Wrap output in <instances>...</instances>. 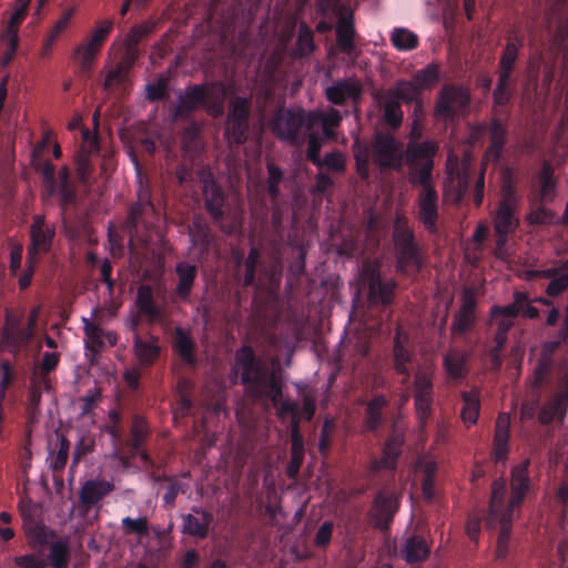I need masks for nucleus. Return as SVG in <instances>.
<instances>
[{"label":"nucleus","instance_id":"37","mask_svg":"<svg viewBox=\"0 0 568 568\" xmlns=\"http://www.w3.org/2000/svg\"><path fill=\"white\" fill-rule=\"evenodd\" d=\"M521 45L523 40L519 37H515L514 39L507 41L499 60V77L511 79V74Z\"/></svg>","mask_w":568,"mask_h":568},{"label":"nucleus","instance_id":"56","mask_svg":"<svg viewBox=\"0 0 568 568\" xmlns=\"http://www.w3.org/2000/svg\"><path fill=\"white\" fill-rule=\"evenodd\" d=\"M251 114V100L245 97H233L230 101L227 120L248 121Z\"/></svg>","mask_w":568,"mask_h":568},{"label":"nucleus","instance_id":"28","mask_svg":"<svg viewBox=\"0 0 568 568\" xmlns=\"http://www.w3.org/2000/svg\"><path fill=\"white\" fill-rule=\"evenodd\" d=\"M404 440L403 434L396 432L390 434L384 444L383 456L374 462V468L376 470H395Z\"/></svg>","mask_w":568,"mask_h":568},{"label":"nucleus","instance_id":"33","mask_svg":"<svg viewBox=\"0 0 568 568\" xmlns=\"http://www.w3.org/2000/svg\"><path fill=\"white\" fill-rule=\"evenodd\" d=\"M173 351L186 363L190 365L195 364V342L191 336L190 332L178 326L173 331V339H172Z\"/></svg>","mask_w":568,"mask_h":568},{"label":"nucleus","instance_id":"11","mask_svg":"<svg viewBox=\"0 0 568 568\" xmlns=\"http://www.w3.org/2000/svg\"><path fill=\"white\" fill-rule=\"evenodd\" d=\"M155 213V207L151 199L149 186H140L138 202L130 206L128 217L124 223V230L130 236V243L138 236L139 226L148 227L146 219Z\"/></svg>","mask_w":568,"mask_h":568},{"label":"nucleus","instance_id":"40","mask_svg":"<svg viewBox=\"0 0 568 568\" xmlns=\"http://www.w3.org/2000/svg\"><path fill=\"white\" fill-rule=\"evenodd\" d=\"M409 166V182L415 186H420L419 192L426 190H436L433 181L434 161L423 162L419 165Z\"/></svg>","mask_w":568,"mask_h":568},{"label":"nucleus","instance_id":"47","mask_svg":"<svg viewBox=\"0 0 568 568\" xmlns=\"http://www.w3.org/2000/svg\"><path fill=\"white\" fill-rule=\"evenodd\" d=\"M83 332L85 335V348L93 354H99L104 346V332L95 323L83 320Z\"/></svg>","mask_w":568,"mask_h":568},{"label":"nucleus","instance_id":"50","mask_svg":"<svg viewBox=\"0 0 568 568\" xmlns=\"http://www.w3.org/2000/svg\"><path fill=\"white\" fill-rule=\"evenodd\" d=\"M420 91L430 89L439 81V65L429 63L415 72L412 79Z\"/></svg>","mask_w":568,"mask_h":568},{"label":"nucleus","instance_id":"48","mask_svg":"<svg viewBox=\"0 0 568 568\" xmlns=\"http://www.w3.org/2000/svg\"><path fill=\"white\" fill-rule=\"evenodd\" d=\"M216 226L227 235H235L242 232L243 227V216L242 212L233 210V211H223L221 213L220 220H213Z\"/></svg>","mask_w":568,"mask_h":568},{"label":"nucleus","instance_id":"63","mask_svg":"<svg viewBox=\"0 0 568 568\" xmlns=\"http://www.w3.org/2000/svg\"><path fill=\"white\" fill-rule=\"evenodd\" d=\"M155 23L153 21H144L142 23L134 24L125 36L124 43L139 45L140 42L153 31Z\"/></svg>","mask_w":568,"mask_h":568},{"label":"nucleus","instance_id":"53","mask_svg":"<svg viewBox=\"0 0 568 568\" xmlns=\"http://www.w3.org/2000/svg\"><path fill=\"white\" fill-rule=\"evenodd\" d=\"M225 136L231 144L242 145L247 140L250 128L248 121H237L226 119Z\"/></svg>","mask_w":568,"mask_h":568},{"label":"nucleus","instance_id":"43","mask_svg":"<svg viewBox=\"0 0 568 568\" xmlns=\"http://www.w3.org/2000/svg\"><path fill=\"white\" fill-rule=\"evenodd\" d=\"M316 50L312 29L302 21L298 26V34L293 50V57L297 59L310 57Z\"/></svg>","mask_w":568,"mask_h":568},{"label":"nucleus","instance_id":"30","mask_svg":"<svg viewBox=\"0 0 568 568\" xmlns=\"http://www.w3.org/2000/svg\"><path fill=\"white\" fill-rule=\"evenodd\" d=\"M135 305L141 315L145 316L150 322L158 321L162 317L163 312L153 296V288L148 284L139 286L135 297Z\"/></svg>","mask_w":568,"mask_h":568},{"label":"nucleus","instance_id":"18","mask_svg":"<svg viewBox=\"0 0 568 568\" xmlns=\"http://www.w3.org/2000/svg\"><path fill=\"white\" fill-rule=\"evenodd\" d=\"M213 521L212 513L193 507L191 514L182 516V532L196 539H205Z\"/></svg>","mask_w":568,"mask_h":568},{"label":"nucleus","instance_id":"4","mask_svg":"<svg viewBox=\"0 0 568 568\" xmlns=\"http://www.w3.org/2000/svg\"><path fill=\"white\" fill-rule=\"evenodd\" d=\"M361 280L367 286V298L373 306H389L395 298L396 282L383 278L378 261H365L361 268Z\"/></svg>","mask_w":568,"mask_h":568},{"label":"nucleus","instance_id":"62","mask_svg":"<svg viewBox=\"0 0 568 568\" xmlns=\"http://www.w3.org/2000/svg\"><path fill=\"white\" fill-rule=\"evenodd\" d=\"M129 71L130 70H128L126 67H122L118 63L114 69L108 72L103 82V88L105 90H112L124 87L129 80Z\"/></svg>","mask_w":568,"mask_h":568},{"label":"nucleus","instance_id":"1","mask_svg":"<svg viewBox=\"0 0 568 568\" xmlns=\"http://www.w3.org/2000/svg\"><path fill=\"white\" fill-rule=\"evenodd\" d=\"M236 365L241 368V382L248 397L261 400L270 399L277 407L278 416L300 413L297 403L283 400V382L281 376L268 365L257 359L253 348L243 345L235 355Z\"/></svg>","mask_w":568,"mask_h":568},{"label":"nucleus","instance_id":"52","mask_svg":"<svg viewBox=\"0 0 568 568\" xmlns=\"http://www.w3.org/2000/svg\"><path fill=\"white\" fill-rule=\"evenodd\" d=\"M392 44L399 51H410L418 47V37L405 28H396L390 36Z\"/></svg>","mask_w":568,"mask_h":568},{"label":"nucleus","instance_id":"58","mask_svg":"<svg viewBox=\"0 0 568 568\" xmlns=\"http://www.w3.org/2000/svg\"><path fill=\"white\" fill-rule=\"evenodd\" d=\"M267 193L272 200H277L281 194L280 184L284 180L283 170L274 163H267Z\"/></svg>","mask_w":568,"mask_h":568},{"label":"nucleus","instance_id":"32","mask_svg":"<svg viewBox=\"0 0 568 568\" xmlns=\"http://www.w3.org/2000/svg\"><path fill=\"white\" fill-rule=\"evenodd\" d=\"M404 341H407V335L398 327L394 336L393 345L394 368L397 374L403 375L405 379H408L410 376L408 365L412 362V354L404 346Z\"/></svg>","mask_w":568,"mask_h":568},{"label":"nucleus","instance_id":"12","mask_svg":"<svg viewBox=\"0 0 568 568\" xmlns=\"http://www.w3.org/2000/svg\"><path fill=\"white\" fill-rule=\"evenodd\" d=\"M30 244L28 245V255L45 254L51 251L55 237V226L48 223L45 216L36 214L29 230Z\"/></svg>","mask_w":568,"mask_h":568},{"label":"nucleus","instance_id":"55","mask_svg":"<svg viewBox=\"0 0 568 568\" xmlns=\"http://www.w3.org/2000/svg\"><path fill=\"white\" fill-rule=\"evenodd\" d=\"M121 529L124 535H135L140 539L148 537L150 534V525L146 517H124L121 520Z\"/></svg>","mask_w":568,"mask_h":568},{"label":"nucleus","instance_id":"2","mask_svg":"<svg viewBox=\"0 0 568 568\" xmlns=\"http://www.w3.org/2000/svg\"><path fill=\"white\" fill-rule=\"evenodd\" d=\"M230 94V87L221 81L204 84H190L178 95V104L173 115L179 120H187L199 109L207 114L220 116L224 112V103Z\"/></svg>","mask_w":568,"mask_h":568},{"label":"nucleus","instance_id":"49","mask_svg":"<svg viewBox=\"0 0 568 568\" xmlns=\"http://www.w3.org/2000/svg\"><path fill=\"white\" fill-rule=\"evenodd\" d=\"M495 519L500 523V531L496 545V557L498 559H505L508 554L513 516L506 514L504 517H496Z\"/></svg>","mask_w":568,"mask_h":568},{"label":"nucleus","instance_id":"27","mask_svg":"<svg viewBox=\"0 0 568 568\" xmlns=\"http://www.w3.org/2000/svg\"><path fill=\"white\" fill-rule=\"evenodd\" d=\"M510 417L500 413L495 424L493 458L495 462H505L509 454Z\"/></svg>","mask_w":568,"mask_h":568},{"label":"nucleus","instance_id":"44","mask_svg":"<svg viewBox=\"0 0 568 568\" xmlns=\"http://www.w3.org/2000/svg\"><path fill=\"white\" fill-rule=\"evenodd\" d=\"M468 356L464 352L453 351L444 357V367L450 378L462 379L467 375Z\"/></svg>","mask_w":568,"mask_h":568},{"label":"nucleus","instance_id":"22","mask_svg":"<svg viewBox=\"0 0 568 568\" xmlns=\"http://www.w3.org/2000/svg\"><path fill=\"white\" fill-rule=\"evenodd\" d=\"M419 138V132L415 129L410 132V141L407 144L404 154V162L407 165H419L423 162L434 161L438 151V145L435 141L427 140L416 142L415 139Z\"/></svg>","mask_w":568,"mask_h":568},{"label":"nucleus","instance_id":"41","mask_svg":"<svg viewBox=\"0 0 568 568\" xmlns=\"http://www.w3.org/2000/svg\"><path fill=\"white\" fill-rule=\"evenodd\" d=\"M540 203H550L556 196V180L554 178V169L550 163L544 162L538 174Z\"/></svg>","mask_w":568,"mask_h":568},{"label":"nucleus","instance_id":"23","mask_svg":"<svg viewBox=\"0 0 568 568\" xmlns=\"http://www.w3.org/2000/svg\"><path fill=\"white\" fill-rule=\"evenodd\" d=\"M114 490V484L105 479H89L83 483L79 499L85 510L97 506L104 497Z\"/></svg>","mask_w":568,"mask_h":568},{"label":"nucleus","instance_id":"60","mask_svg":"<svg viewBox=\"0 0 568 568\" xmlns=\"http://www.w3.org/2000/svg\"><path fill=\"white\" fill-rule=\"evenodd\" d=\"M544 204L539 202V205L528 213L527 221L530 225H550L555 222L556 213Z\"/></svg>","mask_w":568,"mask_h":568},{"label":"nucleus","instance_id":"39","mask_svg":"<svg viewBox=\"0 0 568 568\" xmlns=\"http://www.w3.org/2000/svg\"><path fill=\"white\" fill-rule=\"evenodd\" d=\"M420 92L422 91L413 80H399L387 91V93L398 102H404L406 104L416 103L417 106L422 105V101L419 100Z\"/></svg>","mask_w":568,"mask_h":568},{"label":"nucleus","instance_id":"25","mask_svg":"<svg viewBox=\"0 0 568 568\" xmlns=\"http://www.w3.org/2000/svg\"><path fill=\"white\" fill-rule=\"evenodd\" d=\"M30 3L16 2V7L8 22L7 29L1 34V40L8 45V58L10 59L17 51L19 43V28L27 17Z\"/></svg>","mask_w":568,"mask_h":568},{"label":"nucleus","instance_id":"34","mask_svg":"<svg viewBox=\"0 0 568 568\" xmlns=\"http://www.w3.org/2000/svg\"><path fill=\"white\" fill-rule=\"evenodd\" d=\"M175 273L179 283L175 287V294L180 301L186 302L190 298L194 282L197 275V267L186 262H179L175 266Z\"/></svg>","mask_w":568,"mask_h":568},{"label":"nucleus","instance_id":"26","mask_svg":"<svg viewBox=\"0 0 568 568\" xmlns=\"http://www.w3.org/2000/svg\"><path fill=\"white\" fill-rule=\"evenodd\" d=\"M506 479L503 477L495 479L491 484V495L489 500V513L493 518L504 517L506 514L514 516V510L518 508L517 506H511V497L506 504Z\"/></svg>","mask_w":568,"mask_h":568},{"label":"nucleus","instance_id":"45","mask_svg":"<svg viewBox=\"0 0 568 568\" xmlns=\"http://www.w3.org/2000/svg\"><path fill=\"white\" fill-rule=\"evenodd\" d=\"M507 130L505 124L499 119H493L489 125V139L490 144L488 151L496 158L499 159L504 146L506 144Z\"/></svg>","mask_w":568,"mask_h":568},{"label":"nucleus","instance_id":"17","mask_svg":"<svg viewBox=\"0 0 568 568\" xmlns=\"http://www.w3.org/2000/svg\"><path fill=\"white\" fill-rule=\"evenodd\" d=\"M477 301L473 290L466 288L462 294V305L454 315L452 333L463 335L467 333L476 323Z\"/></svg>","mask_w":568,"mask_h":568},{"label":"nucleus","instance_id":"38","mask_svg":"<svg viewBox=\"0 0 568 568\" xmlns=\"http://www.w3.org/2000/svg\"><path fill=\"white\" fill-rule=\"evenodd\" d=\"M566 413L567 408L564 402V395L556 394L540 407L538 420L542 425H549L555 419L564 420Z\"/></svg>","mask_w":568,"mask_h":568},{"label":"nucleus","instance_id":"7","mask_svg":"<svg viewBox=\"0 0 568 568\" xmlns=\"http://www.w3.org/2000/svg\"><path fill=\"white\" fill-rule=\"evenodd\" d=\"M396 251V268L402 274H418L424 266V255L415 233L407 232L393 237Z\"/></svg>","mask_w":568,"mask_h":568},{"label":"nucleus","instance_id":"36","mask_svg":"<svg viewBox=\"0 0 568 568\" xmlns=\"http://www.w3.org/2000/svg\"><path fill=\"white\" fill-rule=\"evenodd\" d=\"M387 404L388 400L384 395H376L366 404L364 423L367 430L375 432L382 426L383 409Z\"/></svg>","mask_w":568,"mask_h":568},{"label":"nucleus","instance_id":"64","mask_svg":"<svg viewBox=\"0 0 568 568\" xmlns=\"http://www.w3.org/2000/svg\"><path fill=\"white\" fill-rule=\"evenodd\" d=\"M169 82L164 77H160L155 82L148 83L145 87V98L150 102L162 101L168 97Z\"/></svg>","mask_w":568,"mask_h":568},{"label":"nucleus","instance_id":"6","mask_svg":"<svg viewBox=\"0 0 568 568\" xmlns=\"http://www.w3.org/2000/svg\"><path fill=\"white\" fill-rule=\"evenodd\" d=\"M112 29L113 21L111 19L101 20L97 23L90 37L75 47L73 59L79 64V72L82 77L89 78L91 75L93 63Z\"/></svg>","mask_w":568,"mask_h":568},{"label":"nucleus","instance_id":"29","mask_svg":"<svg viewBox=\"0 0 568 568\" xmlns=\"http://www.w3.org/2000/svg\"><path fill=\"white\" fill-rule=\"evenodd\" d=\"M402 557L407 564L425 561L430 554V546L422 535H410L402 547Z\"/></svg>","mask_w":568,"mask_h":568},{"label":"nucleus","instance_id":"57","mask_svg":"<svg viewBox=\"0 0 568 568\" xmlns=\"http://www.w3.org/2000/svg\"><path fill=\"white\" fill-rule=\"evenodd\" d=\"M260 250L255 246L250 248L248 255L244 261L245 274L243 285L245 287L254 286L256 281V267L260 263Z\"/></svg>","mask_w":568,"mask_h":568},{"label":"nucleus","instance_id":"15","mask_svg":"<svg viewBox=\"0 0 568 568\" xmlns=\"http://www.w3.org/2000/svg\"><path fill=\"white\" fill-rule=\"evenodd\" d=\"M335 32L339 51L348 55L354 54L357 57L358 51L355 47V39L358 34L355 28V18L352 10H341L337 17Z\"/></svg>","mask_w":568,"mask_h":568},{"label":"nucleus","instance_id":"54","mask_svg":"<svg viewBox=\"0 0 568 568\" xmlns=\"http://www.w3.org/2000/svg\"><path fill=\"white\" fill-rule=\"evenodd\" d=\"M343 118L337 109L331 108L328 111H310L308 112V129L321 122L322 126L336 128L341 124Z\"/></svg>","mask_w":568,"mask_h":568},{"label":"nucleus","instance_id":"31","mask_svg":"<svg viewBox=\"0 0 568 568\" xmlns=\"http://www.w3.org/2000/svg\"><path fill=\"white\" fill-rule=\"evenodd\" d=\"M134 354L143 367L152 366L160 356L159 339L151 336L149 341L143 339L140 335L135 334L133 341Z\"/></svg>","mask_w":568,"mask_h":568},{"label":"nucleus","instance_id":"5","mask_svg":"<svg viewBox=\"0 0 568 568\" xmlns=\"http://www.w3.org/2000/svg\"><path fill=\"white\" fill-rule=\"evenodd\" d=\"M303 129H308V112L298 109H278L272 120V131L282 141L297 146L303 141Z\"/></svg>","mask_w":568,"mask_h":568},{"label":"nucleus","instance_id":"59","mask_svg":"<svg viewBox=\"0 0 568 568\" xmlns=\"http://www.w3.org/2000/svg\"><path fill=\"white\" fill-rule=\"evenodd\" d=\"M43 388H49V384L47 381H32L27 398V410L29 414L34 415L39 410Z\"/></svg>","mask_w":568,"mask_h":568},{"label":"nucleus","instance_id":"13","mask_svg":"<svg viewBox=\"0 0 568 568\" xmlns=\"http://www.w3.org/2000/svg\"><path fill=\"white\" fill-rule=\"evenodd\" d=\"M398 506L399 501L393 493L386 490L378 491L374 498L371 513L374 527L382 531L388 530L398 510Z\"/></svg>","mask_w":568,"mask_h":568},{"label":"nucleus","instance_id":"9","mask_svg":"<svg viewBox=\"0 0 568 568\" xmlns=\"http://www.w3.org/2000/svg\"><path fill=\"white\" fill-rule=\"evenodd\" d=\"M374 162L382 169L399 170L404 163L400 143L388 133H377L373 144Z\"/></svg>","mask_w":568,"mask_h":568},{"label":"nucleus","instance_id":"20","mask_svg":"<svg viewBox=\"0 0 568 568\" xmlns=\"http://www.w3.org/2000/svg\"><path fill=\"white\" fill-rule=\"evenodd\" d=\"M530 459L526 458L510 470L511 506L520 507L530 490Z\"/></svg>","mask_w":568,"mask_h":568},{"label":"nucleus","instance_id":"19","mask_svg":"<svg viewBox=\"0 0 568 568\" xmlns=\"http://www.w3.org/2000/svg\"><path fill=\"white\" fill-rule=\"evenodd\" d=\"M363 95V85L358 80H338L325 89L326 99L335 105H344L347 99L358 103Z\"/></svg>","mask_w":568,"mask_h":568},{"label":"nucleus","instance_id":"42","mask_svg":"<svg viewBox=\"0 0 568 568\" xmlns=\"http://www.w3.org/2000/svg\"><path fill=\"white\" fill-rule=\"evenodd\" d=\"M48 558L53 568H68L71 560L70 538L64 536L50 544Z\"/></svg>","mask_w":568,"mask_h":568},{"label":"nucleus","instance_id":"35","mask_svg":"<svg viewBox=\"0 0 568 568\" xmlns=\"http://www.w3.org/2000/svg\"><path fill=\"white\" fill-rule=\"evenodd\" d=\"M463 407L460 417L463 423L470 427L478 420L480 413V393L477 389L462 392Z\"/></svg>","mask_w":568,"mask_h":568},{"label":"nucleus","instance_id":"61","mask_svg":"<svg viewBox=\"0 0 568 568\" xmlns=\"http://www.w3.org/2000/svg\"><path fill=\"white\" fill-rule=\"evenodd\" d=\"M354 159L356 172L361 179L366 180L369 176V156L366 146L361 145L359 141L354 143Z\"/></svg>","mask_w":568,"mask_h":568},{"label":"nucleus","instance_id":"3","mask_svg":"<svg viewBox=\"0 0 568 568\" xmlns=\"http://www.w3.org/2000/svg\"><path fill=\"white\" fill-rule=\"evenodd\" d=\"M471 94L467 87L456 83H445L435 101L434 116L448 123L467 112Z\"/></svg>","mask_w":568,"mask_h":568},{"label":"nucleus","instance_id":"21","mask_svg":"<svg viewBox=\"0 0 568 568\" xmlns=\"http://www.w3.org/2000/svg\"><path fill=\"white\" fill-rule=\"evenodd\" d=\"M418 220L429 233L437 232L438 193L436 190L419 192L417 196Z\"/></svg>","mask_w":568,"mask_h":568},{"label":"nucleus","instance_id":"14","mask_svg":"<svg viewBox=\"0 0 568 568\" xmlns=\"http://www.w3.org/2000/svg\"><path fill=\"white\" fill-rule=\"evenodd\" d=\"M203 184L204 206L212 220H220L224 211L226 195L222 187L216 183L212 172L202 170L200 174Z\"/></svg>","mask_w":568,"mask_h":568},{"label":"nucleus","instance_id":"16","mask_svg":"<svg viewBox=\"0 0 568 568\" xmlns=\"http://www.w3.org/2000/svg\"><path fill=\"white\" fill-rule=\"evenodd\" d=\"M414 404L416 416L424 425L433 412V382L426 373H418L414 381Z\"/></svg>","mask_w":568,"mask_h":568},{"label":"nucleus","instance_id":"51","mask_svg":"<svg viewBox=\"0 0 568 568\" xmlns=\"http://www.w3.org/2000/svg\"><path fill=\"white\" fill-rule=\"evenodd\" d=\"M527 301V294L525 292L516 291L514 293V302L505 305V306H498L495 305L491 307V316L498 317V316H506L509 318H515L519 315L521 312V308L524 307V303Z\"/></svg>","mask_w":568,"mask_h":568},{"label":"nucleus","instance_id":"8","mask_svg":"<svg viewBox=\"0 0 568 568\" xmlns=\"http://www.w3.org/2000/svg\"><path fill=\"white\" fill-rule=\"evenodd\" d=\"M38 314L39 308H32L27 324H22L21 318L8 313L3 329V342L14 351L26 347L33 337Z\"/></svg>","mask_w":568,"mask_h":568},{"label":"nucleus","instance_id":"24","mask_svg":"<svg viewBox=\"0 0 568 568\" xmlns=\"http://www.w3.org/2000/svg\"><path fill=\"white\" fill-rule=\"evenodd\" d=\"M131 437L128 440V446L131 449V457L139 456L142 463L146 466H153V460L150 455L142 449L144 442L149 435V427L146 420L140 416L134 415L131 425Z\"/></svg>","mask_w":568,"mask_h":568},{"label":"nucleus","instance_id":"46","mask_svg":"<svg viewBox=\"0 0 568 568\" xmlns=\"http://www.w3.org/2000/svg\"><path fill=\"white\" fill-rule=\"evenodd\" d=\"M383 109V118L385 123L394 130L398 129L402 125L404 119L400 102H398L386 92L384 95Z\"/></svg>","mask_w":568,"mask_h":568},{"label":"nucleus","instance_id":"10","mask_svg":"<svg viewBox=\"0 0 568 568\" xmlns=\"http://www.w3.org/2000/svg\"><path fill=\"white\" fill-rule=\"evenodd\" d=\"M515 192L511 187L498 203V209L494 216V230L497 235L496 244L498 248L506 245L508 235L514 232L519 221L515 216Z\"/></svg>","mask_w":568,"mask_h":568}]
</instances>
